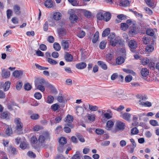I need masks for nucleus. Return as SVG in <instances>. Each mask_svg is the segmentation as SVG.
I'll use <instances>...</instances> for the list:
<instances>
[{
  "label": "nucleus",
  "mask_w": 159,
  "mask_h": 159,
  "mask_svg": "<svg viewBox=\"0 0 159 159\" xmlns=\"http://www.w3.org/2000/svg\"><path fill=\"white\" fill-rule=\"evenodd\" d=\"M126 23H121V29L122 30H126L129 27L130 30L129 31V35H133L136 34V23L134 21H132L131 20H128L126 21Z\"/></svg>",
  "instance_id": "obj_1"
},
{
  "label": "nucleus",
  "mask_w": 159,
  "mask_h": 159,
  "mask_svg": "<svg viewBox=\"0 0 159 159\" xmlns=\"http://www.w3.org/2000/svg\"><path fill=\"white\" fill-rule=\"evenodd\" d=\"M49 137V134L48 132H46L43 133L42 135L39 136L38 140L39 143H42L40 147L44 148H48L47 144H44L45 141L46 139H48Z\"/></svg>",
  "instance_id": "obj_2"
},
{
  "label": "nucleus",
  "mask_w": 159,
  "mask_h": 159,
  "mask_svg": "<svg viewBox=\"0 0 159 159\" xmlns=\"http://www.w3.org/2000/svg\"><path fill=\"white\" fill-rule=\"evenodd\" d=\"M14 122L16 125V129L17 131H20L22 130L23 124L21 122V119L19 118H15Z\"/></svg>",
  "instance_id": "obj_3"
},
{
  "label": "nucleus",
  "mask_w": 159,
  "mask_h": 159,
  "mask_svg": "<svg viewBox=\"0 0 159 159\" xmlns=\"http://www.w3.org/2000/svg\"><path fill=\"white\" fill-rule=\"evenodd\" d=\"M109 42L110 45L113 47L117 45L121 46L123 44L121 39L118 38H115L113 40H109Z\"/></svg>",
  "instance_id": "obj_4"
},
{
  "label": "nucleus",
  "mask_w": 159,
  "mask_h": 159,
  "mask_svg": "<svg viewBox=\"0 0 159 159\" xmlns=\"http://www.w3.org/2000/svg\"><path fill=\"white\" fill-rule=\"evenodd\" d=\"M149 73V71L146 68H142L141 71V77L144 80H147Z\"/></svg>",
  "instance_id": "obj_5"
},
{
  "label": "nucleus",
  "mask_w": 159,
  "mask_h": 159,
  "mask_svg": "<svg viewBox=\"0 0 159 159\" xmlns=\"http://www.w3.org/2000/svg\"><path fill=\"white\" fill-rule=\"evenodd\" d=\"M116 129L122 130L125 128V124L124 123L118 120L116 121Z\"/></svg>",
  "instance_id": "obj_6"
},
{
  "label": "nucleus",
  "mask_w": 159,
  "mask_h": 159,
  "mask_svg": "<svg viewBox=\"0 0 159 159\" xmlns=\"http://www.w3.org/2000/svg\"><path fill=\"white\" fill-rule=\"evenodd\" d=\"M129 46L130 48L131 51L134 52V49H136L137 47V43L134 40H130L129 43Z\"/></svg>",
  "instance_id": "obj_7"
},
{
  "label": "nucleus",
  "mask_w": 159,
  "mask_h": 159,
  "mask_svg": "<svg viewBox=\"0 0 159 159\" xmlns=\"http://www.w3.org/2000/svg\"><path fill=\"white\" fill-rule=\"evenodd\" d=\"M2 69V77L7 78L9 77L10 75V72L7 70L5 69L1 68Z\"/></svg>",
  "instance_id": "obj_8"
},
{
  "label": "nucleus",
  "mask_w": 159,
  "mask_h": 159,
  "mask_svg": "<svg viewBox=\"0 0 159 159\" xmlns=\"http://www.w3.org/2000/svg\"><path fill=\"white\" fill-rule=\"evenodd\" d=\"M131 115L128 113L125 112L121 115L120 117L124 119L129 121L130 120Z\"/></svg>",
  "instance_id": "obj_9"
},
{
  "label": "nucleus",
  "mask_w": 159,
  "mask_h": 159,
  "mask_svg": "<svg viewBox=\"0 0 159 159\" xmlns=\"http://www.w3.org/2000/svg\"><path fill=\"white\" fill-rule=\"evenodd\" d=\"M65 126L64 128V131L67 133H70L71 131V129L69 127L72 128L73 127V125L70 123H67L65 124Z\"/></svg>",
  "instance_id": "obj_10"
},
{
  "label": "nucleus",
  "mask_w": 159,
  "mask_h": 159,
  "mask_svg": "<svg viewBox=\"0 0 159 159\" xmlns=\"http://www.w3.org/2000/svg\"><path fill=\"white\" fill-rule=\"evenodd\" d=\"M119 3L120 6L124 7L129 6L130 4L128 0H120Z\"/></svg>",
  "instance_id": "obj_11"
},
{
  "label": "nucleus",
  "mask_w": 159,
  "mask_h": 159,
  "mask_svg": "<svg viewBox=\"0 0 159 159\" xmlns=\"http://www.w3.org/2000/svg\"><path fill=\"white\" fill-rule=\"evenodd\" d=\"M69 19L71 23H74L77 22L78 17L76 14H72L70 15Z\"/></svg>",
  "instance_id": "obj_12"
},
{
  "label": "nucleus",
  "mask_w": 159,
  "mask_h": 159,
  "mask_svg": "<svg viewBox=\"0 0 159 159\" xmlns=\"http://www.w3.org/2000/svg\"><path fill=\"white\" fill-rule=\"evenodd\" d=\"M64 59L67 62H71L73 61V58L71 54L67 53L64 56Z\"/></svg>",
  "instance_id": "obj_13"
},
{
  "label": "nucleus",
  "mask_w": 159,
  "mask_h": 159,
  "mask_svg": "<svg viewBox=\"0 0 159 159\" xmlns=\"http://www.w3.org/2000/svg\"><path fill=\"white\" fill-rule=\"evenodd\" d=\"M76 67L79 69H82L85 68L86 64L85 62H80L77 64L75 66Z\"/></svg>",
  "instance_id": "obj_14"
},
{
  "label": "nucleus",
  "mask_w": 159,
  "mask_h": 159,
  "mask_svg": "<svg viewBox=\"0 0 159 159\" xmlns=\"http://www.w3.org/2000/svg\"><path fill=\"white\" fill-rule=\"evenodd\" d=\"M62 17V15L59 12H55L53 14V18L56 20H60Z\"/></svg>",
  "instance_id": "obj_15"
},
{
  "label": "nucleus",
  "mask_w": 159,
  "mask_h": 159,
  "mask_svg": "<svg viewBox=\"0 0 159 159\" xmlns=\"http://www.w3.org/2000/svg\"><path fill=\"white\" fill-rule=\"evenodd\" d=\"M13 10L15 14L17 15L20 14V8L19 5H15L13 7Z\"/></svg>",
  "instance_id": "obj_16"
},
{
  "label": "nucleus",
  "mask_w": 159,
  "mask_h": 159,
  "mask_svg": "<svg viewBox=\"0 0 159 159\" xmlns=\"http://www.w3.org/2000/svg\"><path fill=\"white\" fill-rule=\"evenodd\" d=\"M104 18L103 20L107 22L109 20L111 17V15L109 12H106L104 13Z\"/></svg>",
  "instance_id": "obj_17"
},
{
  "label": "nucleus",
  "mask_w": 159,
  "mask_h": 159,
  "mask_svg": "<svg viewBox=\"0 0 159 159\" xmlns=\"http://www.w3.org/2000/svg\"><path fill=\"white\" fill-rule=\"evenodd\" d=\"M97 63L98 64L103 70H106L107 69V66L104 62L102 61H98Z\"/></svg>",
  "instance_id": "obj_18"
},
{
  "label": "nucleus",
  "mask_w": 159,
  "mask_h": 159,
  "mask_svg": "<svg viewBox=\"0 0 159 159\" xmlns=\"http://www.w3.org/2000/svg\"><path fill=\"white\" fill-rule=\"evenodd\" d=\"M140 60H141V63L143 65H146L149 62V59L146 58H143L142 57L140 56Z\"/></svg>",
  "instance_id": "obj_19"
},
{
  "label": "nucleus",
  "mask_w": 159,
  "mask_h": 159,
  "mask_svg": "<svg viewBox=\"0 0 159 159\" xmlns=\"http://www.w3.org/2000/svg\"><path fill=\"white\" fill-rule=\"evenodd\" d=\"M125 61L124 58L122 57H119L116 59V63L117 65H121Z\"/></svg>",
  "instance_id": "obj_20"
},
{
  "label": "nucleus",
  "mask_w": 159,
  "mask_h": 159,
  "mask_svg": "<svg viewBox=\"0 0 159 159\" xmlns=\"http://www.w3.org/2000/svg\"><path fill=\"white\" fill-rule=\"evenodd\" d=\"M53 5V1L51 0H47L44 3L45 6L48 8L52 7Z\"/></svg>",
  "instance_id": "obj_21"
},
{
  "label": "nucleus",
  "mask_w": 159,
  "mask_h": 159,
  "mask_svg": "<svg viewBox=\"0 0 159 159\" xmlns=\"http://www.w3.org/2000/svg\"><path fill=\"white\" fill-rule=\"evenodd\" d=\"M62 48L66 50L69 48V43L67 41L63 40L61 43Z\"/></svg>",
  "instance_id": "obj_22"
},
{
  "label": "nucleus",
  "mask_w": 159,
  "mask_h": 159,
  "mask_svg": "<svg viewBox=\"0 0 159 159\" xmlns=\"http://www.w3.org/2000/svg\"><path fill=\"white\" fill-rule=\"evenodd\" d=\"M99 37V33L98 31H96L92 39V42L93 43H95L98 40Z\"/></svg>",
  "instance_id": "obj_23"
},
{
  "label": "nucleus",
  "mask_w": 159,
  "mask_h": 159,
  "mask_svg": "<svg viewBox=\"0 0 159 159\" xmlns=\"http://www.w3.org/2000/svg\"><path fill=\"white\" fill-rule=\"evenodd\" d=\"M23 72L20 70H16L14 71L13 73V76L16 77H18L20 75H22Z\"/></svg>",
  "instance_id": "obj_24"
},
{
  "label": "nucleus",
  "mask_w": 159,
  "mask_h": 159,
  "mask_svg": "<svg viewBox=\"0 0 159 159\" xmlns=\"http://www.w3.org/2000/svg\"><path fill=\"white\" fill-rule=\"evenodd\" d=\"M114 125V123L111 120L108 121L106 123V129L107 130H109Z\"/></svg>",
  "instance_id": "obj_25"
},
{
  "label": "nucleus",
  "mask_w": 159,
  "mask_h": 159,
  "mask_svg": "<svg viewBox=\"0 0 159 159\" xmlns=\"http://www.w3.org/2000/svg\"><path fill=\"white\" fill-rule=\"evenodd\" d=\"M104 11H101L98 13L96 15L97 18L100 20H103L104 18Z\"/></svg>",
  "instance_id": "obj_26"
},
{
  "label": "nucleus",
  "mask_w": 159,
  "mask_h": 159,
  "mask_svg": "<svg viewBox=\"0 0 159 159\" xmlns=\"http://www.w3.org/2000/svg\"><path fill=\"white\" fill-rule=\"evenodd\" d=\"M45 83V81L43 79H37L35 81V84H38L43 85Z\"/></svg>",
  "instance_id": "obj_27"
},
{
  "label": "nucleus",
  "mask_w": 159,
  "mask_h": 159,
  "mask_svg": "<svg viewBox=\"0 0 159 159\" xmlns=\"http://www.w3.org/2000/svg\"><path fill=\"white\" fill-rule=\"evenodd\" d=\"M122 70L124 72L127 74H130L134 76L136 75V73L132 70L123 68L122 69Z\"/></svg>",
  "instance_id": "obj_28"
},
{
  "label": "nucleus",
  "mask_w": 159,
  "mask_h": 159,
  "mask_svg": "<svg viewBox=\"0 0 159 159\" xmlns=\"http://www.w3.org/2000/svg\"><path fill=\"white\" fill-rule=\"evenodd\" d=\"M140 105H141L143 106L147 107H151L152 106V103L148 101L145 102H141L140 103Z\"/></svg>",
  "instance_id": "obj_29"
},
{
  "label": "nucleus",
  "mask_w": 159,
  "mask_h": 159,
  "mask_svg": "<svg viewBox=\"0 0 159 159\" xmlns=\"http://www.w3.org/2000/svg\"><path fill=\"white\" fill-rule=\"evenodd\" d=\"M1 118L3 119H9V118L8 115V112L5 111L2 112L1 114Z\"/></svg>",
  "instance_id": "obj_30"
},
{
  "label": "nucleus",
  "mask_w": 159,
  "mask_h": 159,
  "mask_svg": "<svg viewBox=\"0 0 159 159\" xmlns=\"http://www.w3.org/2000/svg\"><path fill=\"white\" fill-rule=\"evenodd\" d=\"M66 30L63 28H61L58 29V32L59 35L63 36L66 34Z\"/></svg>",
  "instance_id": "obj_31"
},
{
  "label": "nucleus",
  "mask_w": 159,
  "mask_h": 159,
  "mask_svg": "<svg viewBox=\"0 0 159 159\" xmlns=\"http://www.w3.org/2000/svg\"><path fill=\"white\" fill-rule=\"evenodd\" d=\"M53 47L55 50L57 51H59L61 48L60 45L57 42L54 43L53 44Z\"/></svg>",
  "instance_id": "obj_32"
},
{
  "label": "nucleus",
  "mask_w": 159,
  "mask_h": 159,
  "mask_svg": "<svg viewBox=\"0 0 159 159\" xmlns=\"http://www.w3.org/2000/svg\"><path fill=\"white\" fill-rule=\"evenodd\" d=\"M10 85L11 83L9 81L5 82L4 86V90L5 91H6L9 89Z\"/></svg>",
  "instance_id": "obj_33"
},
{
  "label": "nucleus",
  "mask_w": 159,
  "mask_h": 159,
  "mask_svg": "<svg viewBox=\"0 0 159 159\" xmlns=\"http://www.w3.org/2000/svg\"><path fill=\"white\" fill-rule=\"evenodd\" d=\"M5 132L6 134L8 136H11L13 134L12 129L9 127L6 129Z\"/></svg>",
  "instance_id": "obj_34"
},
{
  "label": "nucleus",
  "mask_w": 159,
  "mask_h": 159,
  "mask_svg": "<svg viewBox=\"0 0 159 159\" xmlns=\"http://www.w3.org/2000/svg\"><path fill=\"white\" fill-rule=\"evenodd\" d=\"M35 85L36 88L41 92H43L45 91V88L42 85L38 84H36Z\"/></svg>",
  "instance_id": "obj_35"
},
{
  "label": "nucleus",
  "mask_w": 159,
  "mask_h": 159,
  "mask_svg": "<svg viewBox=\"0 0 159 159\" xmlns=\"http://www.w3.org/2000/svg\"><path fill=\"white\" fill-rule=\"evenodd\" d=\"M106 44L107 42L106 41H102L99 45L100 48L102 49H104L106 47Z\"/></svg>",
  "instance_id": "obj_36"
},
{
  "label": "nucleus",
  "mask_w": 159,
  "mask_h": 159,
  "mask_svg": "<svg viewBox=\"0 0 159 159\" xmlns=\"http://www.w3.org/2000/svg\"><path fill=\"white\" fill-rule=\"evenodd\" d=\"M54 100V97L51 95H49L48 96L47 100V102L51 104L53 103Z\"/></svg>",
  "instance_id": "obj_37"
},
{
  "label": "nucleus",
  "mask_w": 159,
  "mask_h": 159,
  "mask_svg": "<svg viewBox=\"0 0 159 159\" xmlns=\"http://www.w3.org/2000/svg\"><path fill=\"white\" fill-rule=\"evenodd\" d=\"M48 86L52 93L55 94L57 93V90L55 87L53 85L51 84H49Z\"/></svg>",
  "instance_id": "obj_38"
},
{
  "label": "nucleus",
  "mask_w": 159,
  "mask_h": 159,
  "mask_svg": "<svg viewBox=\"0 0 159 159\" xmlns=\"http://www.w3.org/2000/svg\"><path fill=\"white\" fill-rule=\"evenodd\" d=\"M110 29L109 28L106 29L102 33V36L103 37H105L107 36L108 34L110 33Z\"/></svg>",
  "instance_id": "obj_39"
},
{
  "label": "nucleus",
  "mask_w": 159,
  "mask_h": 159,
  "mask_svg": "<svg viewBox=\"0 0 159 159\" xmlns=\"http://www.w3.org/2000/svg\"><path fill=\"white\" fill-rule=\"evenodd\" d=\"M59 144L64 145L66 143V139L64 137L61 138L59 141Z\"/></svg>",
  "instance_id": "obj_40"
},
{
  "label": "nucleus",
  "mask_w": 159,
  "mask_h": 159,
  "mask_svg": "<svg viewBox=\"0 0 159 159\" xmlns=\"http://www.w3.org/2000/svg\"><path fill=\"white\" fill-rule=\"evenodd\" d=\"M146 33L147 34L150 36H153L154 34V32L152 29H148L146 30Z\"/></svg>",
  "instance_id": "obj_41"
},
{
  "label": "nucleus",
  "mask_w": 159,
  "mask_h": 159,
  "mask_svg": "<svg viewBox=\"0 0 159 159\" xmlns=\"http://www.w3.org/2000/svg\"><path fill=\"white\" fill-rule=\"evenodd\" d=\"M47 61L49 63L52 65H56L57 63V62L56 61L50 58H48Z\"/></svg>",
  "instance_id": "obj_42"
},
{
  "label": "nucleus",
  "mask_w": 159,
  "mask_h": 159,
  "mask_svg": "<svg viewBox=\"0 0 159 159\" xmlns=\"http://www.w3.org/2000/svg\"><path fill=\"white\" fill-rule=\"evenodd\" d=\"M146 51L148 52H151L154 50L153 47L151 45H149L147 46L146 48Z\"/></svg>",
  "instance_id": "obj_43"
},
{
  "label": "nucleus",
  "mask_w": 159,
  "mask_h": 159,
  "mask_svg": "<svg viewBox=\"0 0 159 159\" xmlns=\"http://www.w3.org/2000/svg\"><path fill=\"white\" fill-rule=\"evenodd\" d=\"M85 32L83 31H80L78 33L77 36L80 38H83L85 35Z\"/></svg>",
  "instance_id": "obj_44"
},
{
  "label": "nucleus",
  "mask_w": 159,
  "mask_h": 159,
  "mask_svg": "<svg viewBox=\"0 0 159 159\" xmlns=\"http://www.w3.org/2000/svg\"><path fill=\"white\" fill-rule=\"evenodd\" d=\"M34 98L38 100L41 99L42 97V95L39 92H37L34 94Z\"/></svg>",
  "instance_id": "obj_45"
},
{
  "label": "nucleus",
  "mask_w": 159,
  "mask_h": 159,
  "mask_svg": "<svg viewBox=\"0 0 159 159\" xmlns=\"http://www.w3.org/2000/svg\"><path fill=\"white\" fill-rule=\"evenodd\" d=\"M145 2L147 5L150 7H153L154 5V3L151 0H146Z\"/></svg>",
  "instance_id": "obj_46"
},
{
  "label": "nucleus",
  "mask_w": 159,
  "mask_h": 159,
  "mask_svg": "<svg viewBox=\"0 0 159 159\" xmlns=\"http://www.w3.org/2000/svg\"><path fill=\"white\" fill-rule=\"evenodd\" d=\"M73 117L70 115H68L66 118V121L70 123L72 122L73 121Z\"/></svg>",
  "instance_id": "obj_47"
},
{
  "label": "nucleus",
  "mask_w": 159,
  "mask_h": 159,
  "mask_svg": "<svg viewBox=\"0 0 159 159\" xmlns=\"http://www.w3.org/2000/svg\"><path fill=\"white\" fill-rule=\"evenodd\" d=\"M89 109L92 111H96L98 109V107L96 106H93L92 105H89Z\"/></svg>",
  "instance_id": "obj_48"
},
{
  "label": "nucleus",
  "mask_w": 159,
  "mask_h": 159,
  "mask_svg": "<svg viewBox=\"0 0 159 159\" xmlns=\"http://www.w3.org/2000/svg\"><path fill=\"white\" fill-rule=\"evenodd\" d=\"M106 60L107 61H110L112 58V53H108L106 55Z\"/></svg>",
  "instance_id": "obj_49"
},
{
  "label": "nucleus",
  "mask_w": 159,
  "mask_h": 159,
  "mask_svg": "<svg viewBox=\"0 0 159 159\" xmlns=\"http://www.w3.org/2000/svg\"><path fill=\"white\" fill-rule=\"evenodd\" d=\"M76 136L79 140L82 143H84L85 142V139L84 137L81 135L80 134H77Z\"/></svg>",
  "instance_id": "obj_50"
},
{
  "label": "nucleus",
  "mask_w": 159,
  "mask_h": 159,
  "mask_svg": "<svg viewBox=\"0 0 159 159\" xmlns=\"http://www.w3.org/2000/svg\"><path fill=\"white\" fill-rule=\"evenodd\" d=\"M80 153L79 152H76V153L72 157V159H80Z\"/></svg>",
  "instance_id": "obj_51"
},
{
  "label": "nucleus",
  "mask_w": 159,
  "mask_h": 159,
  "mask_svg": "<svg viewBox=\"0 0 159 159\" xmlns=\"http://www.w3.org/2000/svg\"><path fill=\"white\" fill-rule=\"evenodd\" d=\"M144 9L146 11V13L149 15L152 14L153 12L149 8L145 7L144 8Z\"/></svg>",
  "instance_id": "obj_52"
},
{
  "label": "nucleus",
  "mask_w": 159,
  "mask_h": 159,
  "mask_svg": "<svg viewBox=\"0 0 159 159\" xmlns=\"http://www.w3.org/2000/svg\"><path fill=\"white\" fill-rule=\"evenodd\" d=\"M83 109L81 107H78L76 109V114L78 116L80 115L83 112Z\"/></svg>",
  "instance_id": "obj_53"
},
{
  "label": "nucleus",
  "mask_w": 159,
  "mask_h": 159,
  "mask_svg": "<svg viewBox=\"0 0 159 159\" xmlns=\"http://www.w3.org/2000/svg\"><path fill=\"white\" fill-rule=\"evenodd\" d=\"M132 79V77L130 75H129L126 76L125 78V80L126 82H130Z\"/></svg>",
  "instance_id": "obj_54"
},
{
  "label": "nucleus",
  "mask_w": 159,
  "mask_h": 159,
  "mask_svg": "<svg viewBox=\"0 0 159 159\" xmlns=\"http://www.w3.org/2000/svg\"><path fill=\"white\" fill-rule=\"evenodd\" d=\"M39 117V116L38 114H33L30 116V118L32 120H37Z\"/></svg>",
  "instance_id": "obj_55"
},
{
  "label": "nucleus",
  "mask_w": 159,
  "mask_h": 159,
  "mask_svg": "<svg viewBox=\"0 0 159 159\" xmlns=\"http://www.w3.org/2000/svg\"><path fill=\"white\" fill-rule=\"evenodd\" d=\"M30 141L32 143H36L37 142L38 140L35 136H32L30 139Z\"/></svg>",
  "instance_id": "obj_56"
},
{
  "label": "nucleus",
  "mask_w": 159,
  "mask_h": 159,
  "mask_svg": "<svg viewBox=\"0 0 159 159\" xmlns=\"http://www.w3.org/2000/svg\"><path fill=\"white\" fill-rule=\"evenodd\" d=\"M59 107V105L57 103L52 105L51 107V109L55 111L57 110L58 109Z\"/></svg>",
  "instance_id": "obj_57"
},
{
  "label": "nucleus",
  "mask_w": 159,
  "mask_h": 159,
  "mask_svg": "<svg viewBox=\"0 0 159 159\" xmlns=\"http://www.w3.org/2000/svg\"><path fill=\"white\" fill-rule=\"evenodd\" d=\"M150 123L153 126H157L158 125V123L155 120H151L149 121Z\"/></svg>",
  "instance_id": "obj_58"
},
{
  "label": "nucleus",
  "mask_w": 159,
  "mask_h": 159,
  "mask_svg": "<svg viewBox=\"0 0 159 159\" xmlns=\"http://www.w3.org/2000/svg\"><path fill=\"white\" fill-rule=\"evenodd\" d=\"M95 132L98 134L101 135L104 134V131L102 129H96Z\"/></svg>",
  "instance_id": "obj_59"
},
{
  "label": "nucleus",
  "mask_w": 159,
  "mask_h": 159,
  "mask_svg": "<svg viewBox=\"0 0 159 159\" xmlns=\"http://www.w3.org/2000/svg\"><path fill=\"white\" fill-rule=\"evenodd\" d=\"M10 150L11 151V152L14 154H16L17 153V151L16 148L13 147L12 146H10L9 148Z\"/></svg>",
  "instance_id": "obj_60"
},
{
  "label": "nucleus",
  "mask_w": 159,
  "mask_h": 159,
  "mask_svg": "<svg viewBox=\"0 0 159 159\" xmlns=\"http://www.w3.org/2000/svg\"><path fill=\"white\" fill-rule=\"evenodd\" d=\"M31 88V86L29 83H27L25 84L24 88L25 90H30Z\"/></svg>",
  "instance_id": "obj_61"
},
{
  "label": "nucleus",
  "mask_w": 159,
  "mask_h": 159,
  "mask_svg": "<svg viewBox=\"0 0 159 159\" xmlns=\"http://www.w3.org/2000/svg\"><path fill=\"white\" fill-rule=\"evenodd\" d=\"M27 155L31 158H34L36 157L35 154L31 151L28 152L27 153Z\"/></svg>",
  "instance_id": "obj_62"
},
{
  "label": "nucleus",
  "mask_w": 159,
  "mask_h": 159,
  "mask_svg": "<svg viewBox=\"0 0 159 159\" xmlns=\"http://www.w3.org/2000/svg\"><path fill=\"white\" fill-rule=\"evenodd\" d=\"M39 49L42 51H45L47 50V47L45 45L41 44L39 46Z\"/></svg>",
  "instance_id": "obj_63"
},
{
  "label": "nucleus",
  "mask_w": 159,
  "mask_h": 159,
  "mask_svg": "<svg viewBox=\"0 0 159 159\" xmlns=\"http://www.w3.org/2000/svg\"><path fill=\"white\" fill-rule=\"evenodd\" d=\"M115 35L114 33H111L108 36L109 40H113L115 38Z\"/></svg>",
  "instance_id": "obj_64"
}]
</instances>
